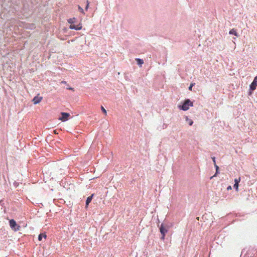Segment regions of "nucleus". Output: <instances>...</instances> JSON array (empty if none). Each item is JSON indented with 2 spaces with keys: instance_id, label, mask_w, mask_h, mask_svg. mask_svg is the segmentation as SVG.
<instances>
[{
  "instance_id": "f257e3e1",
  "label": "nucleus",
  "mask_w": 257,
  "mask_h": 257,
  "mask_svg": "<svg viewBox=\"0 0 257 257\" xmlns=\"http://www.w3.org/2000/svg\"><path fill=\"white\" fill-rule=\"evenodd\" d=\"M193 106V101H192L190 99L186 98L178 105V107L180 110L183 111L188 110L190 107Z\"/></svg>"
},
{
  "instance_id": "f03ea898",
  "label": "nucleus",
  "mask_w": 257,
  "mask_h": 257,
  "mask_svg": "<svg viewBox=\"0 0 257 257\" xmlns=\"http://www.w3.org/2000/svg\"><path fill=\"white\" fill-rule=\"evenodd\" d=\"M11 228L15 231L20 230V226L18 225L16 221L14 219H11L9 221Z\"/></svg>"
},
{
  "instance_id": "7ed1b4c3",
  "label": "nucleus",
  "mask_w": 257,
  "mask_h": 257,
  "mask_svg": "<svg viewBox=\"0 0 257 257\" xmlns=\"http://www.w3.org/2000/svg\"><path fill=\"white\" fill-rule=\"evenodd\" d=\"M160 231L161 234V237H160V239L161 240H164L165 239L166 233L168 232V229L164 227L163 223L161 224L160 227Z\"/></svg>"
},
{
  "instance_id": "20e7f679",
  "label": "nucleus",
  "mask_w": 257,
  "mask_h": 257,
  "mask_svg": "<svg viewBox=\"0 0 257 257\" xmlns=\"http://www.w3.org/2000/svg\"><path fill=\"white\" fill-rule=\"evenodd\" d=\"M62 117L59 118L62 121H65L68 119L70 114L67 112H61Z\"/></svg>"
},
{
  "instance_id": "39448f33",
  "label": "nucleus",
  "mask_w": 257,
  "mask_h": 257,
  "mask_svg": "<svg viewBox=\"0 0 257 257\" xmlns=\"http://www.w3.org/2000/svg\"><path fill=\"white\" fill-rule=\"evenodd\" d=\"M70 29H74L76 30H80L82 29V25L80 23L78 25L72 24L70 25L69 27Z\"/></svg>"
},
{
  "instance_id": "423d86ee",
  "label": "nucleus",
  "mask_w": 257,
  "mask_h": 257,
  "mask_svg": "<svg viewBox=\"0 0 257 257\" xmlns=\"http://www.w3.org/2000/svg\"><path fill=\"white\" fill-rule=\"evenodd\" d=\"M42 98V97L36 96L33 99V102L35 104H38L41 101Z\"/></svg>"
},
{
  "instance_id": "0eeeda50",
  "label": "nucleus",
  "mask_w": 257,
  "mask_h": 257,
  "mask_svg": "<svg viewBox=\"0 0 257 257\" xmlns=\"http://www.w3.org/2000/svg\"><path fill=\"white\" fill-rule=\"evenodd\" d=\"M229 34L231 35H234L237 37L239 36L238 33L236 32V30L235 29H232L229 31Z\"/></svg>"
},
{
  "instance_id": "6e6552de",
  "label": "nucleus",
  "mask_w": 257,
  "mask_h": 257,
  "mask_svg": "<svg viewBox=\"0 0 257 257\" xmlns=\"http://www.w3.org/2000/svg\"><path fill=\"white\" fill-rule=\"evenodd\" d=\"M135 60L137 65L141 67L144 63V60L141 58H136Z\"/></svg>"
},
{
  "instance_id": "1a4fd4ad",
  "label": "nucleus",
  "mask_w": 257,
  "mask_h": 257,
  "mask_svg": "<svg viewBox=\"0 0 257 257\" xmlns=\"http://www.w3.org/2000/svg\"><path fill=\"white\" fill-rule=\"evenodd\" d=\"M185 121L190 126L193 125L194 123L193 121L191 119L189 118L187 116H185Z\"/></svg>"
},
{
  "instance_id": "9d476101",
  "label": "nucleus",
  "mask_w": 257,
  "mask_h": 257,
  "mask_svg": "<svg viewBox=\"0 0 257 257\" xmlns=\"http://www.w3.org/2000/svg\"><path fill=\"white\" fill-rule=\"evenodd\" d=\"M93 195L92 194V195L87 197V198L86 199V207H87L89 204L91 202V201L92 199Z\"/></svg>"
},
{
  "instance_id": "9b49d317",
  "label": "nucleus",
  "mask_w": 257,
  "mask_h": 257,
  "mask_svg": "<svg viewBox=\"0 0 257 257\" xmlns=\"http://www.w3.org/2000/svg\"><path fill=\"white\" fill-rule=\"evenodd\" d=\"M214 167L215 168V173L211 177H217V175L219 173V167L217 165H214Z\"/></svg>"
},
{
  "instance_id": "f8f14e48",
  "label": "nucleus",
  "mask_w": 257,
  "mask_h": 257,
  "mask_svg": "<svg viewBox=\"0 0 257 257\" xmlns=\"http://www.w3.org/2000/svg\"><path fill=\"white\" fill-rule=\"evenodd\" d=\"M44 237V238H46L47 235L45 233H41L38 236V239L39 240L41 241L42 239V238Z\"/></svg>"
},
{
  "instance_id": "ddd939ff",
  "label": "nucleus",
  "mask_w": 257,
  "mask_h": 257,
  "mask_svg": "<svg viewBox=\"0 0 257 257\" xmlns=\"http://www.w3.org/2000/svg\"><path fill=\"white\" fill-rule=\"evenodd\" d=\"M76 20V19L75 18H73L69 19L68 20V22L69 24H70V25H72V24H74L75 23Z\"/></svg>"
},
{
  "instance_id": "4468645a",
  "label": "nucleus",
  "mask_w": 257,
  "mask_h": 257,
  "mask_svg": "<svg viewBox=\"0 0 257 257\" xmlns=\"http://www.w3.org/2000/svg\"><path fill=\"white\" fill-rule=\"evenodd\" d=\"M256 86L257 85H255V84L251 82V83L249 85V88H250L251 90H254L256 89Z\"/></svg>"
},
{
  "instance_id": "2eb2a0df",
  "label": "nucleus",
  "mask_w": 257,
  "mask_h": 257,
  "mask_svg": "<svg viewBox=\"0 0 257 257\" xmlns=\"http://www.w3.org/2000/svg\"><path fill=\"white\" fill-rule=\"evenodd\" d=\"M195 85V83L191 82L190 84V86L188 87V90L190 91H192V87Z\"/></svg>"
},
{
  "instance_id": "dca6fc26",
  "label": "nucleus",
  "mask_w": 257,
  "mask_h": 257,
  "mask_svg": "<svg viewBox=\"0 0 257 257\" xmlns=\"http://www.w3.org/2000/svg\"><path fill=\"white\" fill-rule=\"evenodd\" d=\"M233 188L235 189L236 191H238V184H237V182H235L233 185Z\"/></svg>"
},
{
  "instance_id": "f3484780",
  "label": "nucleus",
  "mask_w": 257,
  "mask_h": 257,
  "mask_svg": "<svg viewBox=\"0 0 257 257\" xmlns=\"http://www.w3.org/2000/svg\"><path fill=\"white\" fill-rule=\"evenodd\" d=\"M252 83L257 85V75L254 77Z\"/></svg>"
},
{
  "instance_id": "a211bd4d",
  "label": "nucleus",
  "mask_w": 257,
  "mask_h": 257,
  "mask_svg": "<svg viewBox=\"0 0 257 257\" xmlns=\"http://www.w3.org/2000/svg\"><path fill=\"white\" fill-rule=\"evenodd\" d=\"M101 110L102 111V112L105 114L106 115V110H105V109L104 108L103 106H101Z\"/></svg>"
},
{
  "instance_id": "6ab92c4d",
  "label": "nucleus",
  "mask_w": 257,
  "mask_h": 257,
  "mask_svg": "<svg viewBox=\"0 0 257 257\" xmlns=\"http://www.w3.org/2000/svg\"><path fill=\"white\" fill-rule=\"evenodd\" d=\"M211 159H212V161H213V162L214 165H216V159H215L216 158H215V157H211Z\"/></svg>"
},
{
  "instance_id": "aec40b11",
  "label": "nucleus",
  "mask_w": 257,
  "mask_h": 257,
  "mask_svg": "<svg viewBox=\"0 0 257 257\" xmlns=\"http://www.w3.org/2000/svg\"><path fill=\"white\" fill-rule=\"evenodd\" d=\"M78 9L80 11V12L81 13H82V14H84V10L83 9L79 6H78Z\"/></svg>"
},
{
  "instance_id": "412c9836",
  "label": "nucleus",
  "mask_w": 257,
  "mask_h": 257,
  "mask_svg": "<svg viewBox=\"0 0 257 257\" xmlns=\"http://www.w3.org/2000/svg\"><path fill=\"white\" fill-rule=\"evenodd\" d=\"M240 181V178H236L234 180V182L235 183L236 182H237V184L239 183V182Z\"/></svg>"
},
{
  "instance_id": "4be33fe9",
  "label": "nucleus",
  "mask_w": 257,
  "mask_h": 257,
  "mask_svg": "<svg viewBox=\"0 0 257 257\" xmlns=\"http://www.w3.org/2000/svg\"><path fill=\"white\" fill-rule=\"evenodd\" d=\"M254 90H251L250 88H249V91L248 92V95H251L252 94V92Z\"/></svg>"
},
{
  "instance_id": "5701e85b",
  "label": "nucleus",
  "mask_w": 257,
  "mask_h": 257,
  "mask_svg": "<svg viewBox=\"0 0 257 257\" xmlns=\"http://www.w3.org/2000/svg\"><path fill=\"white\" fill-rule=\"evenodd\" d=\"M89 3L88 1H87V5H86V8H85V10H88V7H89Z\"/></svg>"
},
{
  "instance_id": "b1692460",
  "label": "nucleus",
  "mask_w": 257,
  "mask_h": 257,
  "mask_svg": "<svg viewBox=\"0 0 257 257\" xmlns=\"http://www.w3.org/2000/svg\"><path fill=\"white\" fill-rule=\"evenodd\" d=\"M227 190H230L232 189V187L231 186H228L227 188H226Z\"/></svg>"
},
{
  "instance_id": "393cba45",
  "label": "nucleus",
  "mask_w": 257,
  "mask_h": 257,
  "mask_svg": "<svg viewBox=\"0 0 257 257\" xmlns=\"http://www.w3.org/2000/svg\"><path fill=\"white\" fill-rule=\"evenodd\" d=\"M67 89H69V90H72L73 91H74V88H73V87H68V88H67Z\"/></svg>"
},
{
  "instance_id": "a878e982",
  "label": "nucleus",
  "mask_w": 257,
  "mask_h": 257,
  "mask_svg": "<svg viewBox=\"0 0 257 257\" xmlns=\"http://www.w3.org/2000/svg\"><path fill=\"white\" fill-rule=\"evenodd\" d=\"M61 83L63 84H66V82L65 81H62Z\"/></svg>"
},
{
  "instance_id": "bb28decb",
  "label": "nucleus",
  "mask_w": 257,
  "mask_h": 257,
  "mask_svg": "<svg viewBox=\"0 0 257 257\" xmlns=\"http://www.w3.org/2000/svg\"><path fill=\"white\" fill-rule=\"evenodd\" d=\"M163 126H165V127H167V125H166V124H164Z\"/></svg>"
}]
</instances>
